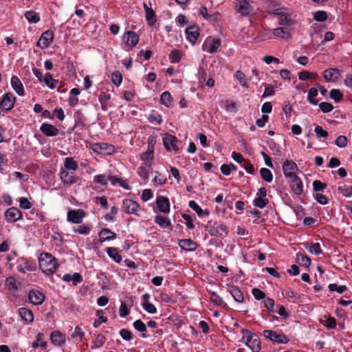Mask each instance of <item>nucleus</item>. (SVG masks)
Segmentation results:
<instances>
[{"label":"nucleus","mask_w":352,"mask_h":352,"mask_svg":"<svg viewBox=\"0 0 352 352\" xmlns=\"http://www.w3.org/2000/svg\"><path fill=\"white\" fill-rule=\"evenodd\" d=\"M38 265L42 272L47 274H52L58 267V263L51 254L43 252L38 257Z\"/></svg>","instance_id":"1"},{"label":"nucleus","mask_w":352,"mask_h":352,"mask_svg":"<svg viewBox=\"0 0 352 352\" xmlns=\"http://www.w3.org/2000/svg\"><path fill=\"white\" fill-rule=\"evenodd\" d=\"M243 334L241 341L248 346L252 352H260L261 350V340L258 336L247 329H242Z\"/></svg>","instance_id":"2"},{"label":"nucleus","mask_w":352,"mask_h":352,"mask_svg":"<svg viewBox=\"0 0 352 352\" xmlns=\"http://www.w3.org/2000/svg\"><path fill=\"white\" fill-rule=\"evenodd\" d=\"M122 210L127 214H133L135 217H141L144 212L140 204L131 199H124L122 201Z\"/></svg>","instance_id":"3"},{"label":"nucleus","mask_w":352,"mask_h":352,"mask_svg":"<svg viewBox=\"0 0 352 352\" xmlns=\"http://www.w3.org/2000/svg\"><path fill=\"white\" fill-rule=\"evenodd\" d=\"M274 3L272 0H269L266 2V9L270 14L278 15V23L281 25L289 26L293 24L294 21L291 17V15L288 13L283 12L281 8H276L272 10L270 8V5Z\"/></svg>","instance_id":"4"},{"label":"nucleus","mask_w":352,"mask_h":352,"mask_svg":"<svg viewBox=\"0 0 352 352\" xmlns=\"http://www.w3.org/2000/svg\"><path fill=\"white\" fill-rule=\"evenodd\" d=\"M221 45V41L219 38L208 36L202 45V50L210 54L217 53L220 50Z\"/></svg>","instance_id":"5"},{"label":"nucleus","mask_w":352,"mask_h":352,"mask_svg":"<svg viewBox=\"0 0 352 352\" xmlns=\"http://www.w3.org/2000/svg\"><path fill=\"white\" fill-rule=\"evenodd\" d=\"M162 142L163 145L167 151H178L179 150V141L175 136L170 133H165L163 135Z\"/></svg>","instance_id":"6"},{"label":"nucleus","mask_w":352,"mask_h":352,"mask_svg":"<svg viewBox=\"0 0 352 352\" xmlns=\"http://www.w3.org/2000/svg\"><path fill=\"white\" fill-rule=\"evenodd\" d=\"M16 270L23 274H25L27 272H33L36 270L35 263L26 258H19L16 261Z\"/></svg>","instance_id":"7"},{"label":"nucleus","mask_w":352,"mask_h":352,"mask_svg":"<svg viewBox=\"0 0 352 352\" xmlns=\"http://www.w3.org/2000/svg\"><path fill=\"white\" fill-rule=\"evenodd\" d=\"M263 334L265 338L279 344H286L289 341L286 336L278 331L264 330Z\"/></svg>","instance_id":"8"},{"label":"nucleus","mask_w":352,"mask_h":352,"mask_svg":"<svg viewBox=\"0 0 352 352\" xmlns=\"http://www.w3.org/2000/svg\"><path fill=\"white\" fill-rule=\"evenodd\" d=\"M59 178L65 186H70L78 182V177L75 176L73 172L67 171L66 169H60Z\"/></svg>","instance_id":"9"},{"label":"nucleus","mask_w":352,"mask_h":352,"mask_svg":"<svg viewBox=\"0 0 352 352\" xmlns=\"http://www.w3.org/2000/svg\"><path fill=\"white\" fill-rule=\"evenodd\" d=\"M85 217V212L81 209H73L67 212V221L68 222L80 224L82 222Z\"/></svg>","instance_id":"10"},{"label":"nucleus","mask_w":352,"mask_h":352,"mask_svg":"<svg viewBox=\"0 0 352 352\" xmlns=\"http://www.w3.org/2000/svg\"><path fill=\"white\" fill-rule=\"evenodd\" d=\"M282 168L285 177L288 179L296 176V173L298 170L297 164L289 160H287L283 163Z\"/></svg>","instance_id":"11"},{"label":"nucleus","mask_w":352,"mask_h":352,"mask_svg":"<svg viewBox=\"0 0 352 352\" xmlns=\"http://www.w3.org/2000/svg\"><path fill=\"white\" fill-rule=\"evenodd\" d=\"M16 97L11 92L6 93L0 101V107L4 111H10L14 107Z\"/></svg>","instance_id":"12"},{"label":"nucleus","mask_w":352,"mask_h":352,"mask_svg":"<svg viewBox=\"0 0 352 352\" xmlns=\"http://www.w3.org/2000/svg\"><path fill=\"white\" fill-rule=\"evenodd\" d=\"M91 149L94 152L102 155H111L114 152L113 146L104 142L94 144Z\"/></svg>","instance_id":"13"},{"label":"nucleus","mask_w":352,"mask_h":352,"mask_svg":"<svg viewBox=\"0 0 352 352\" xmlns=\"http://www.w3.org/2000/svg\"><path fill=\"white\" fill-rule=\"evenodd\" d=\"M209 233L213 236L224 238L227 235V227L221 222H217L210 228Z\"/></svg>","instance_id":"14"},{"label":"nucleus","mask_w":352,"mask_h":352,"mask_svg":"<svg viewBox=\"0 0 352 352\" xmlns=\"http://www.w3.org/2000/svg\"><path fill=\"white\" fill-rule=\"evenodd\" d=\"M6 220L8 223H14L22 219L21 212L15 207H11L5 212Z\"/></svg>","instance_id":"15"},{"label":"nucleus","mask_w":352,"mask_h":352,"mask_svg":"<svg viewBox=\"0 0 352 352\" xmlns=\"http://www.w3.org/2000/svg\"><path fill=\"white\" fill-rule=\"evenodd\" d=\"M123 43L130 47L135 46L139 41V36L133 31H126L122 36Z\"/></svg>","instance_id":"16"},{"label":"nucleus","mask_w":352,"mask_h":352,"mask_svg":"<svg viewBox=\"0 0 352 352\" xmlns=\"http://www.w3.org/2000/svg\"><path fill=\"white\" fill-rule=\"evenodd\" d=\"M53 32L50 30H47L44 32L40 36L37 42V45L41 49H46L50 46V45L53 41Z\"/></svg>","instance_id":"17"},{"label":"nucleus","mask_w":352,"mask_h":352,"mask_svg":"<svg viewBox=\"0 0 352 352\" xmlns=\"http://www.w3.org/2000/svg\"><path fill=\"white\" fill-rule=\"evenodd\" d=\"M236 11L243 16L249 14L252 10L253 7L247 0H236Z\"/></svg>","instance_id":"18"},{"label":"nucleus","mask_w":352,"mask_h":352,"mask_svg":"<svg viewBox=\"0 0 352 352\" xmlns=\"http://www.w3.org/2000/svg\"><path fill=\"white\" fill-rule=\"evenodd\" d=\"M289 185L292 191L296 195H300L303 192V184L299 177L297 175L289 178Z\"/></svg>","instance_id":"19"},{"label":"nucleus","mask_w":352,"mask_h":352,"mask_svg":"<svg viewBox=\"0 0 352 352\" xmlns=\"http://www.w3.org/2000/svg\"><path fill=\"white\" fill-rule=\"evenodd\" d=\"M340 72L336 68H329L324 71L322 76L327 82H336L340 78Z\"/></svg>","instance_id":"20"},{"label":"nucleus","mask_w":352,"mask_h":352,"mask_svg":"<svg viewBox=\"0 0 352 352\" xmlns=\"http://www.w3.org/2000/svg\"><path fill=\"white\" fill-rule=\"evenodd\" d=\"M108 180L111 182V184L113 186H119L124 189L130 190L131 187L129 184L127 179H122L121 177L118 175H112L111 174L108 175Z\"/></svg>","instance_id":"21"},{"label":"nucleus","mask_w":352,"mask_h":352,"mask_svg":"<svg viewBox=\"0 0 352 352\" xmlns=\"http://www.w3.org/2000/svg\"><path fill=\"white\" fill-rule=\"evenodd\" d=\"M28 298L31 303L35 305H39L43 302L45 296L40 291L32 289L30 291Z\"/></svg>","instance_id":"22"},{"label":"nucleus","mask_w":352,"mask_h":352,"mask_svg":"<svg viewBox=\"0 0 352 352\" xmlns=\"http://www.w3.org/2000/svg\"><path fill=\"white\" fill-rule=\"evenodd\" d=\"M156 204L160 211L167 214L170 212V205L169 199L167 197L163 196H159L156 199Z\"/></svg>","instance_id":"23"},{"label":"nucleus","mask_w":352,"mask_h":352,"mask_svg":"<svg viewBox=\"0 0 352 352\" xmlns=\"http://www.w3.org/2000/svg\"><path fill=\"white\" fill-rule=\"evenodd\" d=\"M186 38L192 43H196L199 36V29L196 25H192L186 29Z\"/></svg>","instance_id":"24"},{"label":"nucleus","mask_w":352,"mask_h":352,"mask_svg":"<svg viewBox=\"0 0 352 352\" xmlns=\"http://www.w3.org/2000/svg\"><path fill=\"white\" fill-rule=\"evenodd\" d=\"M21 320L25 324L32 323L34 320V315L31 310L25 307H21L18 310Z\"/></svg>","instance_id":"25"},{"label":"nucleus","mask_w":352,"mask_h":352,"mask_svg":"<svg viewBox=\"0 0 352 352\" xmlns=\"http://www.w3.org/2000/svg\"><path fill=\"white\" fill-rule=\"evenodd\" d=\"M40 130L47 137H54L58 134V129L55 126L49 123L42 124L41 125Z\"/></svg>","instance_id":"26"},{"label":"nucleus","mask_w":352,"mask_h":352,"mask_svg":"<svg viewBox=\"0 0 352 352\" xmlns=\"http://www.w3.org/2000/svg\"><path fill=\"white\" fill-rule=\"evenodd\" d=\"M10 84L12 89L19 96H23L25 95L23 85L17 76H14L12 77Z\"/></svg>","instance_id":"27"},{"label":"nucleus","mask_w":352,"mask_h":352,"mask_svg":"<svg viewBox=\"0 0 352 352\" xmlns=\"http://www.w3.org/2000/svg\"><path fill=\"white\" fill-rule=\"evenodd\" d=\"M142 306L143 309L148 314H154L157 313V308L154 305L149 302L150 295L148 294H144L142 296Z\"/></svg>","instance_id":"28"},{"label":"nucleus","mask_w":352,"mask_h":352,"mask_svg":"<svg viewBox=\"0 0 352 352\" xmlns=\"http://www.w3.org/2000/svg\"><path fill=\"white\" fill-rule=\"evenodd\" d=\"M50 340L54 345L59 346L65 343V337L60 331L55 330L51 333Z\"/></svg>","instance_id":"29"},{"label":"nucleus","mask_w":352,"mask_h":352,"mask_svg":"<svg viewBox=\"0 0 352 352\" xmlns=\"http://www.w3.org/2000/svg\"><path fill=\"white\" fill-rule=\"evenodd\" d=\"M41 83H43L44 85L47 86L50 89H54L58 87L60 82L58 79L53 78L50 73H46Z\"/></svg>","instance_id":"30"},{"label":"nucleus","mask_w":352,"mask_h":352,"mask_svg":"<svg viewBox=\"0 0 352 352\" xmlns=\"http://www.w3.org/2000/svg\"><path fill=\"white\" fill-rule=\"evenodd\" d=\"M153 157V146H148L147 151L140 155L142 164L152 166Z\"/></svg>","instance_id":"31"},{"label":"nucleus","mask_w":352,"mask_h":352,"mask_svg":"<svg viewBox=\"0 0 352 352\" xmlns=\"http://www.w3.org/2000/svg\"><path fill=\"white\" fill-rule=\"evenodd\" d=\"M178 244L185 251H195L197 248V243L190 239H181Z\"/></svg>","instance_id":"32"},{"label":"nucleus","mask_w":352,"mask_h":352,"mask_svg":"<svg viewBox=\"0 0 352 352\" xmlns=\"http://www.w3.org/2000/svg\"><path fill=\"white\" fill-rule=\"evenodd\" d=\"M99 241L103 243L107 241L113 240L116 238V234L108 228H102L98 234Z\"/></svg>","instance_id":"33"},{"label":"nucleus","mask_w":352,"mask_h":352,"mask_svg":"<svg viewBox=\"0 0 352 352\" xmlns=\"http://www.w3.org/2000/svg\"><path fill=\"white\" fill-rule=\"evenodd\" d=\"M143 7L146 13V19L148 24L151 26L153 25L157 21L154 10L145 3L143 4Z\"/></svg>","instance_id":"34"},{"label":"nucleus","mask_w":352,"mask_h":352,"mask_svg":"<svg viewBox=\"0 0 352 352\" xmlns=\"http://www.w3.org/2000/svg\"><path fill=\"white\" fill-rule=\"evenodd\" d=\"M152 166L141 164L137 170L138 175L144 180H147L152 172Z\"/></svg>","instance_id":"35"},{"label":"nucleus","mask_w":352,"mask_h":352,"mask_svg":"<svg viewBox=\"0 0 352 352\" xmlns=\"http://www.w3.org/2000/svg\"><path fill=\"white\" fill-rule=\"evenodd\" d=\"M106 252L107 255L116 263H120L122 261V256L120 254L119 250L116 248H107Z\"/></svg>","instance_id":"36"},{"label":"nucleus","mask_w":352,"mask_h":352,"mask_svg":"<svg viewBox=\"0 0 352 352\" xmlns=\"http://www.w3.org/2000/svg\"><path fill=\"white\" fill-rule=\"evenodd\" d=\"M228 291L233 298L238 302H242L244 300L243 294L239 288L236 286H230Z\"/></svg>","instance_id":"37"},{"label":"nucleus","mask_w":352,"mask_h":352,"mask_svg":"<svg viewBox=\"0 0 352 352\" xmlns=\"http://www.w3.org/2000/svg\"><path fill=\"white\" fill-rule=\"evenodd\" d=\"M78 168V163L71 157H67L64 160V167L60 169H66L67 171H76Z\"/></svg>","instance_id":"38"},{"label":"nucleus","mask_w":352,"mask_h":352,"mask_svg":"<svg viewBox=\"0 0 352 352\" xmlns=\"http://www.w3.org/2000/svg\"><path fill=\"white\" fill-rule=\"evenodd\" d=\"M154 221L155 223H157L162 228H166L171 226L170 219L168 217H164L163 215H155Z\"/></svg>","instance_id":"39"},{"label":"nucleus","mask_w":352,"mask_h":352,"mask_svg":"<svg viewBox=\"0 0 352 352\" xmlns=\"http://www.w3.org/2000/svg\"><path fill=\"white\" fill-rule=\"evenodd\" d=\"M272 33L275 36L283 38H289L291 36L290 31L287 28H277L272 30Z\"/></svg>","instance_id":"40"},{"label":"nucleus","mask_w":352,"mask_h":352,"mask_svg":"<svg viewBox=\"0 0 352 352\" xmlns=\"http://www.w3.org/2000/svg\"><path fill=\"white\" fill-rule=\"evenodd\" d=\"M173 98L169 91H164L161 94L160 96V102L161 103L166 107H169L171 106Z\"/></svg>","instance_id":"41"},{"label":"nucleus","mask_w":352,"mask_h":352,"mask_svg":"<svg viewBox=\"0 0 352 352\" xmlns=\"http://www.w3.org/2000/svg\"><path fill=\"white\" fill-rule=\"evenodd\" d=\"M110 99L111 94L107 92H102L99 96V101L101 103V107L103 111H106L108 109V102Z\"/></svg>","instance_id":"42"},{"label":"nucleus","mask_w":352,"mask_h":352,"mask_svg":"<svg viewBox=\"0 0 352 352\" xmlns=\"http://www.w3.org/2000/svg\"><path fill=\"white\" fill-rule=\"evenodd\" d=\"M133 326L135 330L142 333V337L143 338H147V336L145 333V332L146 331V326L141 320H135L133 322Z\"/></svg>","instance_id":"43"},{"label":"nucleus","mask_w":352,"mask_h":352,"mask_svg":"<svg viewBox=\"0 0 352 352\" xmlns=\"http://www.w3.org/2000/svg\"><path fill=\"white\" fill-rule=\"evenodd\" d=\"M91 226L90 225H80L73 228L75 233L82 235H88L90 233Z\"/></svg>","instance_id":"44"},{"label":"nucleus","mask_w":352,"mask_h":352,"mask_svg":"<svg viewBox=\"0 0 352 352\" xmlns=\"http://www.w3.org/2000/svg\"><path fill=\"white\" fill-rule=\"evenodd\" d=\"M25 17L29 23H36L40 21L39 14L33 10L27 11L25 13Z\"/></svg>","instance_id":"45"},{"label":"nucleus","mask_w":352,"mask_h":352,"mask_svg":"<svg viewBox=\"0 0 352 352\" xmlns=\"http://www.w3.org/2000/svg\"><path fill=\"white\" fill-rule=\"evenodd\" d=\"M318 91L315 87H311L307 94V100L309 102L313 105H317L318 104V100L315 99V98L318 96Z\"/></svg>","instance_id":"46"},{"label":"nucleus","mask_w":352,"mask_h":352,"mask_svg":"<svg viewBox=\"0 0 352 352\" xmlns=\"http://www.w3.org/2000/svg\"><path fill=\"white\" fill-rule=\"evenodd\" d=\"M338 191L339 193L342 195L344 197H350L352 196V186L343 184L339 186L338 188Z\"/></svg>","instance_id":"47"},{"label":"nucleus","mask_w":352,"mask_h":352,"mask_svg":"<svg viewBox=\"0 0 352 352\" xmlns=\"http://www.w3.org/2000/svg\"><path fill=\"white\" fill-rule=\"evenodd\" d=\"M167 179L165 175L155 172V176L152 182L156 186H162L166 183Z\"/></svg>","instance_id":"48"},{"label":"nucleus","mask_w":352,"mask_h":352,"mask_svg":"<svg viewBox=\"0 0 352 352\" xmlns=\"http://www.w3.org/2000/svg\"><path fill=\"white\" fill-rule=\"evenodd\" d=\"M260 173H261V176L262 179L264 181H265L268 183H270L272 181L273 175L270 169L266 168H262L260 170Z\"/></svg>","instance_id":"49"},{"label":"nucleus","mask_w":352,"mask_h":352,"mask_svg":"<svg viewBox=\"0 0 352 352\" xmlns=\"http://www.w3.org/2000/svg\"><path fill=\"white\" fill-rule=\"evenodd\" d=\"M6 285L9 290H17L19 289L17 280L12 276L6 279Z\"/></svg>","instance_id":"50"},{"label":"nucleus","mask_w":352,"mask_h":352,"mask_svg":"<svg viewBox=\"0 0 352 352\" xmlns=\"http://www.w3.org/2000/svg\"><path fill=\"white\" fill-rule=\"evenodd\" d=\"M96 315L98 318V319L95 320L93 323V325L95 328H98L102 323H104L107 321V318L103 316L102 310L97 311Z\"/></svg>","instance_id":"51"},{"label":"nucleus","mask_w":352,"mask_h":352,"mask_svg":"<svg viewBox=\"0 0 352 352\" xmlns=\"http://www.w3.org/2000/svg\"><path fill=\"white\" fill-rule=\"evenodd\" d=\"M182 58V52L178 50H173L169 54V59L171 63H179Z\"/></svg>","instance_id":"52"},{"label":"nucleus","mask_w":352,"mask_h":352,"mask_svg":"<svg viewBox=\"0 0 352 352\" xmlns=\"http://www.w3.org/2000/svg\"><path fill=\"white\" fill-rule=\"evenodd\" d=\"M298 262L302 266L309 267L311 264L310 258L302 254L298 253L296 254Z\"/></svg>","instance_id":"53"},{"label":"nucleus","mask_w":352,"mask_h":352,"mask_svg":"<svg viewBox=\"0 0 352 352\" xmlns=\"http://www.w3.org/2000/svg\"><path fill=\"white\" fill-rule=\"evenodd\" d=\"M234 76L235 79L238 80L239 83L242 87H248V82H247V80L245 78V75L243 72H241V71H237L234 74Z\"/></svg>","instance_id":"54"},{"label":"nucleus","mask_w":352,"mask_h":352,"mask_svg":"<svg viewBox=\"0 0 352 352\" xmlns=\"http://www.w3.org/2000/svg\"><path fill=\"white\" fill-rule=\"evenodd\" d=\"M108 176L105 175H97L94 177V182L101 186H107L108 184Z\"/></svg>","instance_id":"55"},{"label":"nucleus","mask_w":352,"mask_h":352,"mask_svg":"<svg viewBox=\"0 0 352 352\" xmlns=\"http://www.w3.org/2000/svg\"><path fill=\"white\" fill-rule=\"evenodd\" d=\"M328 288L331 292H337L338 294H342L348 289L346 285H338L336 283L329 284Z\"/></svg>","instance_id":"56"},{"label":"nucleus","mask_w":352,"mask_h":352,"mask_svg":"<svg viewBox=\"0 0 352 352\" xmlns=\"http://www.w3.org/2000/svg\"><path fill=\"white\" fill-rule=\"evenodd\" d=\"M329 96L332 100L338 102L342 99L343 94L339 89H333L330 91Z\"/></svg>","instance_id":"57"},{"label":"nucleus","mask_w":352,"mask_h":352,"mask_svg":"<svg viewBox=\"0 0 352 352\" xmlns=\"http://www.w3.org/2000/svg\"><path fill=\"white\" fill-rule=\"evenodd\" d=\"M307 249L308 250V251L310 253L314 254L316 255H318L320 254H322V250L320 249V244L318 243H311V244L309 245L307 247Z\"/></svg>","instance_id":"58"},{"label":"nucleus","mask_w":352,"mask_h":352,"mask_svg":"<svg viewBox=\"0 0 352 352\" xmlns=\"http://www.w3.org/2000/svg\"><path fill=\"white\" fill-rule=\"evenodd\" d=\"M268 202H269V201L267 198H261V197H256L254 199L253 204H254V206L257 208H263L267 206Z\"/></svg>","instance_id":"59"},{"label":"nucleus","mask_w":352,"mask_h":352,"mask_svg":"<svg viewBox=\"0 0 352 352\" xmlns=\"http://www.w3.org/2000/svg\"><path fill=\"white\" fill-rule=\"evenodd\" d=\"M19 202L21 209L29 210L32 207V204L25 197H20Z\"/></svg>","instance_id":"60"},{"label":"nucleus","mask_w":352,"mask_h":352,"mask_svg":"<svg viewBox=\"0 0 352 352\" xmlns=\"http://www.w3.org/2000/svg\"><path fill=\"white\" fill-rule=\"evenodd\" d=\"M314 19L316 21L324 22L327 19V12L322 10L317 11L314 14Z\"/></svg>","instance_id":"61"},{"label":"nucleus","mask_w":352,"mask_h":352,"mask_svg":"<svg viewBox=\"0 0 352 352\" xmlns=\"http://www.w3.org/2000/svg\"><path fill=\"white\" fill-rule=\"evenodd\" d=\"M314 132L316 133L317 138L320 139L321 138H326L328 137L329 133L327 131L324 130L321 126H316L314 129Z\"/></svg>","instance_id":"62"},{"label":"nucleus","mask_w":352,"mask_h":352,"mask_svg":"<svg viewBox=\"0 0 352 352\" xmlns=\"http://www.w3.org/2000/svg\"><path fill=\"white\" fill-rule=\"evenodd\" d=\"M71 337L73 339L79 338L80 340H82L85 338V332L79 326H76L74 329V331L72 333Z\"/></svg>","instance_id":"63"},{"label":"nucleus","mask_w":352,"mask_h":352,"mask_svg":"<svg viewBox=\"0 0 352 352\" xmlns=\"http://www.w3.org/2000/svg\"><path fill=\"white\" fill-rule=\"evenodd\" d=\"M119 334L121 336V338L125 341H131L133 339V334L128 329H122L121 330H120Z\"/></svg>","instance_id":"64"}]
</instances>
